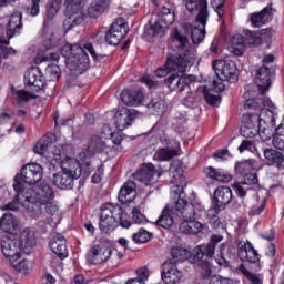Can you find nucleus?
I'll return each mask as SVG.
<instances>
[{"label": "nucleus", "instance_id": "f257e3e1", "mask_svg": "<svg viewBox=\"0 0 284 284\" xmlns=\"http://www.w3.org/2000/svg\"><path fill=\"white\" fill-rule=\"evenodd\" d=\"M171 48H173L175 52H182V50H184V52L169 53L165 64L155 70L158 79H163V77H168V74H172V72L185 74L189 65L194 64V54L190 51V39L179 32V28L176 27L171 32Z\"/></svg>", "mask_w": 284, "mask_h": 284}, {"label": "nucleus", "instance_id": "f03ea898", "mask_svg": "<svg viewBox=\"0 0 284 284\" xmlns=\"http://www.w3.org/2000/svg\"><path fill=\"white\" fill-rule=\"evenodd\" d=\"M88 53L91 54L93 61H103L105 59V54L97 52L94 45L90 42L84 43L82 47L81 44H65L62 48V54L67 58V68L74 77H79L90 70V57Z\"/></svg>", "mask_w": 284, "mask_h": 284}, {"label": "nucleus", "instance_id": "7ed1b4c3", "mask_svg": "<svg viewBox=\"0 0 284 284\" xmlns=\"http://www.w3.org/2000/svg\"><path fill=\"white\" fill-rule=\"evenodd\" d=\"M196 206L183 199H179L176 202L168 204L159 219L155 222V225L163 227L164 230H170L172 225L181 223V221H194L196 219Z\"/></svg>", "mask_w": 284, "mask_h": 284}, {"label": "nucleus", "instance_id": "20e7f679", "mask_svg": "<svg viewBox=\"0 0 284 284\" xmlns=\"http://www.w3.org/2000/svg\"><path fill=\"white\" fill-rule=\"evenodd\" d=\"M124 227L128 230L132 222L128 219V214L123 212V207L119 204L108 203L101 207L99 229L103 234L114 232L116 227Z\"/></svg>", "mask_w": 284, "mask_h": 284}, {"label": "nucleus", "instance_id": "39448f33", "mask_svg": "<svg viewBox=\"0 0 284 284\" xmlns=\"http://www.w3.org/2000/svg\"><path fill=\"white\" fill-rule=\"evenodd\" d=\"M61 170L53 174V185L58 190H72L74 181L81 179V163L77 160H67L62 163Z\"/></svg>", "mask_w": 284, "mask_h": 284}, {"label": "nucleus", "instance_id": "423d86ee", "mask_svg": "<svg viewBox=\"0 0 284 284\" xmlns=\"http://www.w3.org/2000/svg\"><path fill=\"white\" fill-rule=\"evenodd\" d=\"M212 68L216 75V79L213 80V90L215 92H223L225 90L223 81L229 83H236L239 81V71L234 61L215 60L212 63Z\"/></svg>", "mask_w": 284, "mask_h": 284}, {"label": "nucleus", "instance_id": "0eeeda50", "mask_svg": "<svg viewBox=\"0 0 284 284\" xmlns=\"http://www.w3.org/2000/svg\"><path fill=\"white\" fill-rule=\"evenodd\" d=\"M43 179V166L39 163L27 164L21 169L13 181V190H22V192H32L29 185H37Z\"/></svg>", "mask_w": 284, "mask_h": 284}, {"label": "nucleus", "instance_id": "6e6552de", "mask_svg": "<svg viewBox=\"0 0 284 284\" xmlns=\"http://www.w3.org/2000/svg\"><path fill=\"white\" fill-rule=\"evenodd\" d=\"M174 10L170 4L162 7L159 12V19L152 23L149 21V26H145L144 34L148 37H156V34H163L165 28L174 23Z\"/></svg>", "mask_w": 284, "mask_h": 284}, {"label": "nucleus", "instance_id": "1a4fd4ad", "mask_svg": "<svg viewBox=\"0 0 284 284\" xmlns=\"http://www.w3.org/2000/svg\"><path fill=\"white\" fill-rule=\"evenodd\" d=\"M200 12L193 24H185L186 30H191V39L194 44L201 43L205 39V26H207V0H200Z\"/></svg>", "mask_w": 284, "mask_h": 284}, {"label": "nucleus", "instance_id": "9d476101", "mask_svg": "<svg viewBox=\"0 0 284 284\" xmlns=\"http://www.w3.org/2000/svg\"><path fill=\"white\" fill-rule=\"evenodd\" d=\"M85 0H65L67 4V19L63 22L67 30H72L77 26H81L85 20V13H83V2Z\"/></svg>", "mask_w": 284, "mask_h": 284}, {"label": "nucleus", "instance_id": "9b49d317", "mask_svg": "<svg viewBox=\"0 0 284 284\" xmlns=\"http://www.w3.org/2000/svg\"><path fill=\"white\" fill-rule=\"evenodd\" d=\"M44 206L45 200H39L33 191L26 193L23 207L27 210V214L30 219L43 221V219H45V211H43Z\"/></svg>", "mask_w": 284, "mask_h": 284}, {"label": "nucleus", "instance_id": "f8f14e48", "mask_svg": "<svg viewBox=\"0 0 284 284\" xmlns=\"http://www.w3.org/2000/svg\"><path fill=\"white\" fill-rule=\"evenodd\" d=\"M1 252L7 261L11 264L17 263L21 258V242L18 239L4 237L1 240Z\"/></svg>", "mask_w": 284, "mask_h": 284}, {"label": "nucleus", "instance_id": "ddd939ff", "mask_svg": "<svg viewBox=\"0 0 284 284\" xmlns=\"http://www.w3.org/2000/svg\"><path fill=\"white\" fill-rule=\"evenodd\" d=\"M128 23H125V20L119 19L111 24V28L105 34V41L109 45H119L128 37Z\"/></svg>", "mask_w": 284, "mask_h": 284}, {"label": "nucleus", "instance_id": "4468645a", "mask_svg": "<svg viewBox=\"0 0 284 284\" xmlns=\"http://www.w3.org/2000/svg\"><path fill=\"white\" fill-rule=\"evenodd\" d=\"M223 241V235L215 234L211 235L209 243L196 246L193 250V256L195 258H214L216 252V245Z\"/></svg>", "mask_w": 284, "mask_h": 284}, {"label": "nucleus", "instance_id": "2eb2a0df", "mask_svg": "<svg viewBox=\"0 0 284 284\" xmlns=\"http://www.w3.org/2000/svg\"><path fill=\"white\" fill-rule=\"evenodd\" d=\"M276 71L273 68L263 65L256 70V83L260 94H265L272 87Z\"/></svg>", "mask_w": 284, "mask_h": 284}, {"label": "nucleus", "instance_id": "dca6fc26", "mask_svg": "<svg viewBox=\"0 0 284 284\" xmlns=\"http://www.w3.org/2000/svg\"><path fill=\"white\" fill-rule=\"evenodd\" d=\"M243 136L252 139L256 136L261 130V114L260 113H248L244 116V125L241 128Z\"/></svg>", "mask_w": 284, "mask_h": 284}, {"label": "nucleus", "instance_id": "f3484780", "mask_svg": "<svg viewBox=\"0 0 284 284\" xmlns=\"http://www.w3.org/2000/svg\"><path fill=\"white\" fill-rule=\"evenodd\" d=\"M110 256H112V248L97 244L88 252L87 261H89L91 265H101V263L110 261Z\"/></svg>", "mask_w": 284, "mask_h": 284}, {"label": "nucleus", "instance_id": "a211bd4d", "mask_svg": "<svg viewBox=\"0 0 284 284\" xmlns=\"http://www.w3.org/2000/svg\"><path fill=\"white\" fill-rule=\"evenodd\" d=\"M26 85L34 87L33 92H41L43 85H45V78L39 67H31L24 73Z\"/></svg>", "mask_w": 284, "mask_h": 284}, {"label": "nucleus", "instance_id": "6ab92c4d", "mask_svg": "<svg viewBox=\"0 0 284 284\" xmlns=\"http://www.w3.org/2000/svg\"><path fill=\"white\" fill-rule=\"evenodd\" d=\"M183 73L173 72L164 80V85L171 90V92H184L190 90V83L192 80L187 77H181Z\"/></svg>", "mask_w": 284, "mask_h": 284}, {"label": "nucleus", "instance_id": "aec40b11", "mask_svg": "<svg viewBox=\"0 0 284 284\" xmlns=\"http://www.w3.org/2000/svg\"><path fill=\"white\" fill-rule=\"evenodd\" d=\"M162 281L165 284H176L183 278V273L176 267V262H164L161 272Z\"/></svg>", "mask_w": 284, "mask_h": 284}, {"label": "nucleus", "instance_id": "412c9836", "mask_svg": "<svg viewBox=\"0 0 284 284\" xmlns=\"http://www.w3.org/2000/svg\"><path fill=\"white\" fill-rule=\"evenodd\" d=\"M237 256L243 263H258L261 261L258 251L254 248V245L250 241L239 245Z\"/></svg>", "mask_w": 284, "mask_h": 284}, {"label": "nucleus", "instance_id": "4be33fe9", "mask_svg": "<svg viewBox=\"0 0 284 284\" xmlns=\"http://www.w3.org/2000/svg\"><path fill=\"white\" fill-rule=\"evenodd\" d=\"M232 199L234 195L230 186H219L213 193L212 203L225 210L232 203Z\"/></svg>", "mask_w": 284, "mask_h": 284}, {"label": "nucleus", "instance_id": "5701e85b", "mask_svg": "<svg viewBox=\"0 0 284 284\" xmlns=\"http://www.w3.org/2000/svg\"><path fill=\"white\" fill-rule=\"evenodd\" d=\"M139 114L138 110L134 109H122L115 113V125L118 130L123 131L125 128L132 125V121L136 119Z\"/></svg>", "mask_w": 284, "mask_h": 284}, {"label": "nucleus", "instance_id": "b1692460", "mask_svg": "<svg viewBox=\"0 0 284 284\" xmlns=\"http://www.w3.org/2000/svg\"><path fill=\"white\" fill-rule=\"evenodd\" d=\"M270 108L271 110H276L274 102L270 98H265V94L260 93L257 98L247 99L244 103L245 110H255V112H261L263 109Z\"/></svg>", "mask_w": 284, "mask_h": 284}, {"label": "nucleus", "instance_id": "393cba45", "mask_svg": "<svg viewBox=\"0 0 284 284\" xmlns=\"http://www.w3.org/2000/svg\"><path fill=\"white\" fill-rule=\"evenodd\" d=\"M23 14L20 11H16L10 16L9 22L6 29V36L8 41L19 34L23 29Z\"/></svg>", "mask_w": 284, "mask_h": 284}, {"label": "nucleus", "instance_id": "a878e982", "mask_svg": "<svg viewBox=\"0 0 284 284\" xmlns=\"http://www.w3.org/2000/svg\"><path fill=\"white\" fill-rule=\"evenodd\" d=\"M274 16V9L267 6L262 11L252 13L250 16L251 23L254 28H262L265 23H270L272 21V17Z\"/></svg>", "mask_w": 284, "mask_h": 284}, {"label": "nucleus", "instance_id": "bb28decb", "mask_svg": "<svg viewBox=\"0 0 284 284\" xmlns=\"http://www.w3.org/2000/svg\"><path fill=\"white\" fill-rule=\"evenodd\" d=\"M50 248L59 258H68V240L61 234H57L50 242Z\"/></svg>", "mask_w": 284, "mask_h": 284}, {"label": "nucleus", "instance_id": "cd10ccee", "mask_svg": "<svg viewBox=\"0 0 284 284\" xmlns=\"http://www.w3.org/2000/svg\"><path fill=\"white\" fill-rule=\"evenodd\" d=\"M118 199L123 205L132 203V201L136 199V183H134L132 180L124 183L120 190Z\"/></svg>", "mask_w": 284, "mask_h": 284}, {"label": "nucleus", "instance_id": "c85d7f7f", "mask_svg": "<svg viewBox=\"0 0 284 284\" xmlns=\"http://www.w3.org/2000/svg\"><path fill=\"white\" fill-rule=\"evenodd\" d=\"M204 176L210 181H217L219 183H230L232 175L225 172L223 169H216L214 166H206L203 170Z\"/></svg>", "mask_w": 284, "mask_h": 284}, {"label": "nucleus", "instance_id": "c756f323", "mask_svg": "<svg viewBox=\"0 0 284 284\" xmlns=\"http://www.w3.org/2000/svg\"><path fill=\"white\" fill-rule=\"evenodd\" d=\"M120 99L124 105H141L143 103V92L139 90L124 89L120 93Z\"/></svg>", "mask_w": 284, "mask_h": 284}, {"label": "nucleus", "instance_id": "7c9ffc66", "mask_svg": "<svg viewBox=\"0 0 284 284\" xmlns=\"http://www.w3.org/2000/svg\"><path fill=\"white\" fill-rule=\"evenodd\" d=\"M155 174L156 171L154 170L153 164L149 163L143 164L135 173H133V179L144 185H149Z\"/></svg>", "mask_w": 284, "mask_h": 284}, {"label": "nucleus", "instance_id": "2f4dec72", "mask_svg": "<svg viewBox=\"0 0 284 284\" xmlns=\"http://www.w3.org/2000/svg\"><path fill=\"white\" fill-rule=\"evenodd\" d=\"M111 4L112 0H93L88 8L90 19H99Z\"/></svg>", "mask_w": 284, "mask_h": 284}, {"label": "nucleus", "instance_id": "473e14b6", "mask_svg": "<svg viewBox=\"0 0 284 284\" xmlns=\"http://www.w3.org/2000/svg\"><path fill=\"white\" fill-rule=\"evenodd\" d=\"M16 192V195L13 196V200L11 202H9L8 204H4L2 206H0V210L2 212L6 211H10V212H17V210H19V206L26 203V194H28V192L17 189H13Z\"/></svg>", "mask_w": 284, "mask_h": 284}, {"label": "nucleus", "instance_id": "72a5a7b5", "mask_svg": "<svg viewBox=\"0 0 284 284\" xmlns=\"http://www.w3.org/2000/svg\"><path fill=\"white\" fill-rule=\"evenodd\" d=\"M19 243L21 250H32L37 245V237L34 236V232L29 227L23 229L20 232Z\"/></svg>", "mask_w": 284, "mask_h": 284}, {"label": "nucleus", "instance_id": "f704fd0d", "mask_svg": "<svg viewBox=\"0 0 284 284\" xmlns=\"http://www.w3.org/2000/svg\"><path fill=\"white\" fill-rule=\"evenodd\" d=\"M192 261L202 278H210L212 276V263L207 258L193 255Z\"/></svg>", "mask_w": 284, "mask_h": 284}, {"label": "nucleus", "instance_id": "c9c22d12", "mask_svg": "<svg viewBox=\"0 0 284 284\" xmlns=\"http://www.w3.org/2000/svg\"><path fill=\"white\" fill-rule=\"evenodd\" d=\"M105 148H108V144H105V141H103L101 136L91 135L88 141L87 152L89 154H101V152H104Z\"/></svg>", "mask_w": 284, "mask_h": 284}, {"label": "nucleus", "instance_id": "e433bc0d", "mask_svg": "<svg viewBox=\"0 0 284 284\" xmlns=\"http://www.w3.org/2000/svg\"><path fill=\"white\" fill-rule=\"evenodd\" d=\"M17 220L12 213H4L0 219V230L7 234H14L17 232Z\"/></svg>", "mask_w": 284, "mask_h": 284}, {"label": "nucleus", "instance_id": "4c0bfd02", "mask_svg": "<svg viewBox=\"0 0 284 284\" xmlns=\"http://www.w3.org/2000/svg\"><path fill=\"white\" fill-rule=\"evenodd\" d=\"M263 133L267 132V136H273V145L276 150H280L281 152H284V124H280L275 129V134L270 133V130H263Z\"/></svg>", "mask_w": 284, "mask_h": 284}, {"label": "nucleus", "instance_id": "58836bf2", "mask_svg": "<svg viewBox=\"0 0 284 284\" xmlns=\"http://www.w3.org/2000/svg\"><path fill=\"white\" fill-rule=\"evenodd\" d=\"M32 192H34L37 194V199H39V201H45V203H48V201H52V199H54V191L52 190V186H50L45 182H41L36 187V191L32 190Z\"/></svg>", "mask_w": 284, "mask_h": 284}, {"label": "nucleus", "instance_id": "ea45409f", "mask_svg": "<svg viewBox=\"0 0 284 284\" xmlns=\"http://www.w3.org/2000/svg\"><path fill=\"white\" fill-rule=\"evenodd\" d=\"M264 159L268 161L271 165H275V168H283L284 163V155L283 153L274 150V149H265L264 150Z\"/></svg>", "mask_w": 284, "mask_h": 284}, {"label": "nucleus", "instance_id": "a19ab883", "mask_svg": "<svg viewBox=\"0 0 284 284\" xmlns=\"http://www.w3.org/2000/svg\"><path fill=\"white\" fill-rule=\"evenodd\" d=\"M59 10H61V0H51L47 4V19L43 22V30H45L50 26V21L59 14Z\"/></svg>", "mask_w": 284, "mask_h": 284}, {"label": "nucleus", "instance_id": "79ce46f5", "mask_svg": "<svg viewBox=\"0 0 284 284\" xmlns=\"http://www.w3.org/2000/svg\"><path fill=\"white\" fill-rule=\"evenodd\" d=\"M174 156H179V150L162 148L156 151L154 159H156V161H171Z\"/></svg>", "mask_w": 284, "mask_h": 284}, {"label": "nucleus", "instance_id": "37998d69", "mask_svg": "<svg viewBox=\"0 0 284 284\" xmlns=\"http://www.w3.org/2000/svg\"><path fill=\"white\" fill-rule=\"evenodd\" d=\"M171 263H181L183 261H187V250L181 247V246H175L171 248Z\"/></svg>", "mask_w": 284, "mask_h": 284}, {"label": "nucleus", "instance_id": "c03bdc74", "mask_svg": "<svg viewBox=\"0 0 284 284\" xmlns=\"http://www.w3.org/2000/svg\"><path fill=\"white\" fill-rule=\"evenodd\" d=\"M199 103H201V95L199 92H189L182 99V104H184L185 108H199Z\"/></svg>", "mask_w": 284, "mask_h": 284}, {"label": "nucleus", "instance_id": "a18cd8bd", "mask_svg": "<svg viewBox=\"0 0 284 284\" xmlns=\"http://www.w3.org/2000/svg\"><path fill=\"white\" fill-rule=\"evenodd\" d=\"M199 92H202L204 100L209 105L219 106L221 105V95H214L210 92V89L207 87H203L199 90Z\"/></svg>", "mask_w": 284, "mask_h": 284}, {"label": "nucleus", "instance_id": "49530a36", "mask_svg": "<svg viewBox=\"0 0 284 284\" xmlns=\"http://www.w3.org/2000/svg\"><path fill=\"white\" fill-rule=\"evenodd\" d=\"M237 272H241V274H243L247 281H251L252 284H263V278L245 268L244 264L237 266Z\"/></svg>", "mask_w": 284, "mask_h": 284}, {"label": "nucleus", "instance_id": "de8ad7c7", "mask_svg": "<svg viewBox=\"0 0 284 284\" xmlns=\"http://www.w3.org/2000/svg\"><path fill=\"white\" fill-rule=\"evenodd\" d=\"M244 34L248 37V45L252 48H258V45L263 43V38H261V33H258V31L245 30Z\"/></svg>", "mask_w": 284, "mask_h": 284}, {"label": "nucleus", "instance_id": "09e8293b", "mask_svg": "<svg viewBox=\"0 0 284 284\" xmlns=\"http://www.w3.org/2000/svg\"><path fill=\"white\" fill-rule=\"evenodd\" d=\"M50 143H52V138L50 136L43 138L36 144L34 152L43 156L45 152H48V149L50 148Z\"/></svg>", "mask_w": 284, "mask_h": 284}, {"label": "nucleus", "instance_id": "8fccbe9b", "mask_svg": "<svg viewBox=\"0 0 284 284\" xmlns=\"http://www.w3.org/2000/svg\"><path fill=\"white\" fill-rule=\"evenodd\" d=\"M134 243H148L152 239V233L144 229H140L139 232L134 233L132 236Z\"/></svg>", "mask_w": 284, "mask_h": 284}, {"label": "nucleus", "instance_id": "3c124183", "mask_svg": "<svg viewBox=\"0 0 284 284\" xmlns=\"http://www.w3.org/2000/svg\"><path fill=\"white\" fill-rule=\"evenodd\" d=\"M18 103H28L31 99H37V95L32 92H28L26 90H18L16 92Z\"/></svg>", "mask_w": 284, "mask_h": 284}, {"label": "nucleus", "instance_id": "603ef678", "mask_svg": "<svg viewBox=\"0 0 284 284\" xmlns=\"http://www.w3.org/2000/svg\"><path fill=\"white\" fill-rule=\"evenodd\" d=\"M250 170H252V164H250L247 161L235 163V174H239L240 176H245Z\"/></svg>", "mask_w": 284, "mask_h": 284}, {"label": "nucleus", "instance_id": "864d4df0", "mask_svg": "<svg viewBox=\"0 0 284 284\" xmlns=\"http://www.w3.org/2000/svg\"><path fill=\"white\" fill-rule=\"evenodd\" d=\"M41 12V0H31V4L27 8L29 17H39Z\"/></svg>", "mask_w": 284, "mask_h": 284}, {"label": "nucleus", "instance_id": "5fc2aeb1", "mask_svg": "<svg viewBox=\"0 0 284 284\" xmlns=\"http://www.w3.org/2000/svg\"><path fill=\"white\" fill-rule=\"evenodd\" d=\"M225 250V244L220 245V255L215 258V262L220 267H230V261L225 258V253H223Z\"/></svg>", "mask_w": 284, "mask_h": 284}, {"label": "nucleus", "instance_id": "6e6d98bb", "mask_svg": "<svg viewBox=\"0 0 284 284\" xmlns=\"http://www.w3.org/2000/svg\"><path fill=\"white\" fill-rule=\"evenodd\" d=\"M221 210H223V209H221V206H219V205L212 203V207H210V209L205 212V214H206V220L210 222V221H212V220H214V219H217V217H219V214L221 213Z\"/></svg>", "mask_w": 284, "mask_h": 284}, {"label": "nucleus", "instance_id": "4d7b16f0", "mask_svg": "<svg viewBox=\"0 0 284 284\" xmlns=\"http://www.w3.org/2000/svg\"><path fill=\"white\" fill-rule=\"evenodd\" d=\"M211 6L214 8L217 17H220V19L223 18V14H225V11L223 10L225 0H211Z\"/></svg>", "mask_w": 284, "mask_h": 284}, {"label": "nucleus", "instance_id": "13d9d810", "mask_svg": "<svg viewBox=\"0 0 284 284\" xmlns=\"http://www.w3.org/2000/svg\"><path fill=\"white\" fill-rule=\"evenodd\" d=\"M45 73L49 74L51 79H59V77H61V68L57 64H49L45 68Z\"/></svg>", "mask_w": 284, "mask_h": 284}, {"label": "nucleus", "instance_id": "bf43d9fd", "mask_svg": "<svg viewBox=\"0 0 284 284\" xmlns=\"http://www.w3.org/2000/svg\"><path fill=\"white\" fill-rule=\"evenodd\" d=\"M165 103L161 98H153L151 102L148 104L149 110H153L154 112H159L160 110H163Z\"/></svg>", "mask_w": 284, "mask_h": 284}, {"label": "nucleus", "instance_id": "052dcab7", "mask_svg": "<svg viewBox=\"0 0 284 284\" xmlns=\"http://www.w3.org/2000/svg\"><path fill=\"white\" fill-rule=\"evenodd\" d=\"M245 41L247 38L243 36H233L230 40L231 48H245Z\"/></svg>", "mask_w": 284, "mask_h": 284}, {"label": "nucleus", "instance_id": "680f3d73", "mask_svg": "<svg viewBox=\"0 0 284 284\" xmlns=\"http://www.w3.org/2000/svg\"><path fill=\"white\" fill-rule=\"evenodd\" d=\"M246 183H235L233 184V190L235 191V194H237V196L240 199H245V196H247V187H245Z\"/></svg>", "mask_w": 284, "mask_h": 284}, {"label": "nucleus", "instance_id": "e2e57ef3", "mask_svg": "<svg viewBox=\"0 0 284 284\" xmlns=\"http://www.w3.org/2000/svg\"><path fill=\"white\" fill-rule=\"evenodd\" d=\"M254 150H256V146L254 145V142L250 140H243L241 145L239 146V152H241V154H243V152L245 151L254 152Z\"/></svg>", "mask_w": 284, "mask_h": 284}, {"label": "nucleus", "instance_id": "0e129e2a", "mask_svg": "<svg viewBox=\"0 0 284 284\" xmlns=\"http://www.w3.org/2000/svg\"><path fill=\"white\" fill-rule=\"evenodd\" d=\"M132 220L135 223H148V219L141 213V210L139 207H134L132 210Z\"/></svg>", "mask_w": 284, "mask_h": 284}, {"label": "nucleus", "instance_id": "69168bd1", "mask_svg": "<svg viewBox=\"0 0 284 284\" xmlns=\"http://www.w3.org/2000/svg\"><path fill=\"white\" fill-rule=\"evenodd\" d=\"M43 210H45V213L50 214V216H54V214H59V205L50 201L44 203Z\"/></svg>", "mask_w": 284, "mask_h": 284}, {"label": "nucleus", "instance_id": "338daca9", "mask_svg": "<svg viewBox=\"0 0 284 284\" xmlns=\"http://www.w3.org/2000/svg\"><path fill=\"white\" fill-rule=\"evenodd\" d=\"M11 265H13L14 270H17V272H20V274H27L30 267L28 260H22L18 264L13 263Z\"/></svg>", "mask_w": 284, "mask_h": 284}, {"label": "nucleus", "instance_id": "774afa93", "mask_svg": "<svg viewBox=\"0 0 284 284\" xmlns=\"http://www.w3.org/2000/svg\"><path fill=\"white\" fill-rule=\"evenodd\" d=\"M205 230V224L196 221V219L191 220V234H199Z\"/></svg>", "mask_w": 284, "mask_h": 284}]
</instances>
